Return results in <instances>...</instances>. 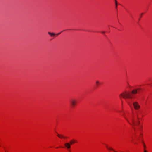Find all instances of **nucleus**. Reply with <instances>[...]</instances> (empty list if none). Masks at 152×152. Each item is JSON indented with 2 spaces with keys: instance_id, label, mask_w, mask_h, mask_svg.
I'll return each instance as SVG.
<instances>
[{
  "instance_id": "1",
  "label": "nucleus",
  "mask_w": 152,
  "mask_h": 152,
  "mask_svg": "<svg viewBox=\"0 0 152 152\" xmlns=\"http://www.w3.org/2000/svg\"><path fill=\"white\" fill-rule=\"evenodd\" d=\"M137 92V90L136 89L133 90L131 92H128L125 91L119 94V97L120 99L123 98L126 100L127 99H131L133 97V94Z\"/></svg>"
},
{
  "instance_id": "2",
  "label": "nucleus",
  "mask_w": 152,
  "mask_h": 152,
  "mask_svg": "<svg viewBox=\"0 0 152 152\" xmlns=\"http://www.w3.org/2000/svg\"><path fill=\"white\" fill-rule=\"evenodd\" d=\"M124 118H125V119H126V120L128 121V122L131 125H132L131 124L129 121L128 119L126 118L125 117H124ZM137 118L138 120V121H136V123L134 120L133 118H132L131 119V121L133 123V125L134 126V125H136V126H138L140 124V121H139V118L138 117V115H137Z\"/></svg>"
},
{
  "instance_id": "3",
  "label": "nucleus",
  "mask_w": 152,
  "mask_h": 152,
  "mask_svg": "<svg viewBox=\"0 0 152 152\" xmlns=\"http://www.w3.org/2000/svg\"><path fill=\"white\" fill-rule=\"evenodd\" d=\"M71 103L72 104H79L78 101L75 99H72L71 100Z\"/></svg>"
},
{
  "instance_id": "4",
  "label": "nucleus",
  "mask_w": 152,
  "mask_h": 152,
  "mask_svg": "<svg viewBox=\"0 0 152 152\" xmlns=\"http://www.w3.org/2000/svg\"><path fill=\"white\" fill-rule=\"evenodd\" d=\"M71 145L70 143L66 142L64 144V145L67 149H69L71 148Z\"/></svg>"
},
{
  "instance_id": "5",
  "label": "nucleus",
  "mask_w": 152,
  "mask_h": 152,
  "mask_svg": "<svg viewBox=\"0 0 152 152\" xmlns=\"http://www.w3.org/2000/svg\"><path fill=\"white\" fill-rule=\"evenodd\" d=\"M133 107L135 109H138L140 108L139 105H133Z\"/></svg>"
},
{
  "instance_id": "6",
  "label": "nucleus",
  "mask_w": 152,
  "mask_h": 152,
  "mask_svg": "<svg viewBox=\"0 0 152 152\" xmlns=\"http://www.w3.org/2000/svg\"><path fill=\"white\" fill-rule=\"evenodd\" d=\"M57 136L60 138H64L65 137H64L62 135H60L58 133H57Z\"/></svg>"
},
{
  "instance_id": "7",
  "label": "nucleus",
  "mask_w": 152,
  "mask_h": 152,
  "mask_svg": "<svg viewBox=\"0 0 152 152\" xmlns=\"http://www.w3.org/2000/svg\"><path fill=\"white\" fill-rule=\"evenodd\" d=\"M48 34L51 36H53L55 35V34L54 33H51L50 32H48Z\"/></svg>"
},
{
  "instance_id": "8",
  "label": "nucleus",
  "mask_w": 152,
  "mask_h": 152,
  "mask_svg": "<svg viewBox=\"0 0 152 152\" xmlns=\"http://www.w3.org/2000/svg\"><path fill=\"white\" fill-rule=\"evenodd\" d=\"M106 148H107V149L108 150H111L112 151H113L114 152H116L115 151L113 148H109L107 146H106Z\"/></svg>"
},
{
  "instance_id": "9",
  "label": "nucleus",
  "mask_w": 152,
  "mask_h": 152,
  "mask_svg": "<svg viewBox=\"0 0 152 152\" xmlns=\"http://www.w3.org/2000/svg\"><path fill=\"white\" fill-rule=\"evenodd\" d=\"M76 141L75 140H72L71 141H70V143L71 144H72L73 143L75 142Z\"/></svg>"
},
{
  "instance_id": "10",
  "label": "nucleus",
  "mask_w": 152,
  "mask_h": 152,
  "mask_svg": "<svg viewBox=\"0 0 152 152\" xmlns=\"http://www.w3.org/2000/svg\"><path fill=\"white\" fill-rule=\"evenodd\" d=\"M96 83L97 86H99L100 84L99 82L97 80L96 81Z\"/></svg>"
},
{
  "instance_id": "11",
  "label": "nucleus",
  "mask_w": 152,
  "mask_h": 152,
  "mask_svg": "<svg viewBox=\"0 0 152 152\" xmlns=\"http://www.w3.org/2000/svg\"><path fill=\"white\" fill-rule=\"evenodd\" d=\"M133 104H139L137 102H133Z\"/></svg>"
},
{
  "instance_id": "12",
  "label": "nucleus",
  "mask_w": 152,
  "mask_h": 152,
  "mask_svg": "<svg viewBox=\"0 0 152 152\" xmlns=\"http://www.w3.org/2000/svg\"><path fill=\"white\" fill-rule=\"evenodd\" d=\"M142 142L143 143L144 148H145V143H144V142L143 141H142Z\"/></svg>"
},
{
  "instance_id": "13",
  "label": "nucleus",
  "mask_w": 152,
  "mask_h": 152,
  "mask_svg": "<svg viewBox=\"0 0 152 152\" xmlns=\"http://www.w3.org/2000/svg\"><path fill=\"white\" fill-rule=\"evenodd\" d=\"M136 90H137V91L138 92V91L140 90H141V89L140 88H137V89H136Z\"/></svg>"
},
{
  "instance_id": "14",
  "label": "nucleus",
  "mask_w": 152,
  "mask_h": 152,
  "mask_svg": "<svg viewBox=\"0 0 152 152\" xmlns=\"http://www.w3.org/2000/svg\"><path fill=\"white\" fill-rule=\"evenodd\" d=\"M115 0V1H116L115 4H116H116H117V1H116V0Z\"/></svg>"
},
{
  "instance_id": "15",
  "label": "nucleus",
  "mask_w": 152,
  "mask_h": 152,
  "mask_svg": "<svg viewBox=\"0 0 152 152\" xmlns=\"http://www.w3.org/2000/svg\"><path fill=\"white\" fill-rule=\"evenodd\" d=\"M143 15V13H142L141 14V17Z\"/></svg>"
},
{
  "instance_id": "16",
  "label": "nucleus",
  "mask_w": 152,
  "mask_h": 152,
  "mask_svg": "<svg viewBox=\"0 0 152 152\" xmlns=\"http://www.w3.org/2000/svg\"><path fill=\"white\" fill-rule=\"evenodd\" d=\"M61 33V32H60V33H59L57 34V35H59V34H60Z\"/></svg>"
},
{
  "instance_id": "17",
  "label": "nucleus",
  "mask_w": 152,
  "mask_h": 152,
  "mask_svg": "<svg viewBox=\"0 0 152 152\" xmlns=\"http://www.w3.org/2000/svg\"><path fill=\"white\" fill-rule=\"evenodd\" d=\"M117 4H116V8H117Z\"/></svg>"
},
{
  "instance_id": "18",
  "label": "nucleus",
  "mask_w": 152,
  "mask_h": 152,
  "mask_svg": "<svg viewBox=\"0 0 152 152\" xmlns=\"http://www.w3.org/2000/svg\"><path fill=\"white\" fill-rule=\"evenodd\" d=\"M144 152H147V151L146 150H144Z\"/></svg>"
},
{
  "instance_id": "19",
  "label": "nucleus",
  "mask_w": 152,
  "mask_h": 152,
  "mask_svg": "<svg viewBox=\"0 0 152 152\" xmlns=\"http://www.w3.org/2000/svg\"><path fill=\"white\" fill-rule=\"evenodd\" d=\"M140 128H141V129H142V126H140Z\"/></svg>"
},
{
  "instance_id": "20",
  "label": "nucleus",
  "mask_w": 152,
  "mask_h": 152,
  "mask_svg": "<svg viewBox=\"0 0 152 152\" xmlns=\"http://www.w3.org/2000/svg\"><path fill=\"white\" fill-rule=\"evenodd\" d=\"M102 33H103V34H104V31H103L102 32Z\"/></svg>"
},
{
  "instance_id": "21",
  "label": "nucleus",
  "mask_w": 152,
  "mask_h": 152,
  "mask_svg": "<svg viewBox=\"0 0 152 152\" xmlns=\"http://www.w3.org/2000/svg\"><path fill=\"white\" fill-rule=\"evenodd\" d=\"M133 128H134V131H135V128H134V127Z\"/></svg>"
},
{
  "instance_id": "22",
  "label": "nucleus",
  "mask_w": 152,
  "mask_h": 152,
  "mask_svg": "<svg viewBox=\"0 0 152 152\" xmlns=\"http://www.w3.org/2000/svg\"><path fill=\"white\" fill-rule=\"evenodd\" d=\"M69 152H70V151H69Z\"/></svg>"
}]
</instances>
